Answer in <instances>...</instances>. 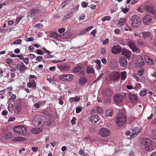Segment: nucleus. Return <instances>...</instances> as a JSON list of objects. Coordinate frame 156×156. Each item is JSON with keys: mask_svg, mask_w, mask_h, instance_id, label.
<instances>
[{"mask_svg": "<svg viewBox=\"0 0 156 156\" xmlns=\"http://www.w3.org/2000/svg\"><path fill=\"white\" fill-rule=\"evenodd\" d=\"M116 122L119 126L123 125L126 122V119L125 114L121 111L119 112V114L116 118Z\"/></svg>", "mask_w": 156, "mask_h": 156, "instance_id": "f257e3e1", "label": "nucleus"}, {"mask_svg": "<svg viewBox=\"0 0 156 156\" xmlns=\"http://www.w3.org/2000/svg\"><path fill=\"white\" fill-rule=\"evenodd\" d=\"M27 128L23 126L18 125L15 127L14 131L16 135H21L24 136L26 133Z\"/></svg>", "mask_w": 156, "mask_h": 156, "instance_id": "f03ea898", "label": "nucleus"}, {"mask_svg": "<svg viewBox=\"0 0 156 156\" xmlns=\"http://www.w3.org/2000/svg\"><path fill=\"white\" fill-rule=\"evenodd\" d=\"M142 142L144 145L145 146L144 149L146 151L148 152L151 151L154 148L149 139L147 138H144Z\"/></svg>", "mask_w": 156, "mask_h": 156, "instance_id": "7ed1b4c3", "label": "nucleus"}, {"mask_svg": "<svg viewBox=\"0 0 156 156\" xmlns=\"http://www.w3.org/2000/svg\"><path fill=\"white\" fill-rule=\"evenodd\" d=\"M131 26L133 27H136L141 22V18L138 16L134 15L131 17Z\"/></svg>", "mask_w": 156, "mask_h": 156, "instance_id": "20e7f679", "label": "nucleus"}, {"mask_svg": "<svg viewBox=\"0 0 156 156\" xmlns=\"http://www.w3.org/2000/svg\"><path fill=\"white\" fill-rule=\"evenodd\" d=\"M143 22L146 25H150L153 21L152 16L151 15L146 14L143 18Z\"/></svg>", "mask_w": 156, "mask_h": 156, "instance_id": "39448f33", "label": "nucleus"}, {"mask_svg": "<svg viewBox=\"0 0 156 156\" xmlns=\"http://www.w3.org/2000/svg\"><path fill=\"white\" fill-rule=\"evenodd\" d=\"M41 123V120L40 115H37L33 118L32 120V123L35 126H38Z\"/></svg>", "mask_w": 156, "mask_h": 156, "instance_id": "423d86ee", "label": "nucleus"}, {"mask_svg": "<svg viewBox=\"0 0 156 156\" xmlns=\"http://www.w3.org/2000/svg\"><path fill=\"white\" fill-rule=\"evenodd\" d=\"M58 68L62 72H66L69 71L71 69L70 65L68 64H62L58 66Z\"/></svg>", "mask_w": 156, "mask_h": 156, "instance_id": "0eeeda50", "label": "nucleus"}, {"mask_svg": "<svg viewBox=\"0 0 156 156\" xmlns=\"http://www.w3.org/2000/svg\"><path fill=\"white\" fill-rule=\"evenodd\" d=\"M110 133L109 129L106 128H102L99 131V133L103 137H107L108 136Z\"/></svg>", "mask_w": 156, "mask_h": 156, "instance_id": "6e6552de", "label": "nucleus"}, {"mask_svg": "<svg viewBox=\"0 0 156 156\" xmlns=\"http://www.w3.org/2000/svg\"><path fill=\"white\" fill-rule=\"evenodd\" d=\"M128 45L133 52H136L138 51V49L136 46L135 42L133 40H129L128 42Z\"/></svg>", "mask_w": 156, "mask_h": 156, "instance_id": "1a4fd4ad", "label": "nucleus"}, {"mask_svg": "<svg viewBox=\"0 0 156 156\" xmlns=\"http://www.w3.org/2000/svg\"><path fill=\"white\" fill-rule=\"evenodd\" d=\"M120 77V74L119 73L115 72L112 75L111 78L114 81H118Z\"/></svg>", "mask_w": 156, "mask_h": 156, "instance_id": "9d476101", "label": "nucleus"}, {"mask_svg": "<svg viewBox=\"0 0 156 156\" xmlns=\"http://www.w3.org/2000/svg\"><path fill=\"white\" fill-rule=\"evenodd\" d=\"M121 51V47L119 45L115 46L112 50V52L115 54H119Z\"/></svg>", "mask_w": 156, "mask_h": 156, "instance_id": "9b49d317", "label": "nucleus"}, {"mask_svg": "<svg viewBox=\"0 0 156 156\" xmlns=\"http://www.w3.org/2000/svg\"><path fill=\"white\" fill-rule=\"evenodd\" d=\"M100 119L97 115H93L89 118V120L93 123H96Z\"/></svg>", "mask_w": 156, "mask_h": 156, "instance_id": "f8f14e48", "label": "nucleus"}, {"mask_svg": "<svg viewBox=\"0 0 156 156\" xmlns=\"http://www.w3.org/2000/svg\"><path fill=\"white\" fill-rule=\"evenodd\" d=\"M142 130V129H138L137 128H133L132 132V134L131 135V138H134Z\"/></svg>", "mask_w": 156, "mask_h": 156, "instance_id": "ddd939ff", "label": "nucleus"}, {"mask_svg": "<svg viewBox=\"0 0 156 156\" xmlns=\"http://www.w3.org/2000/svg\"><path fill=\"white\" fill-rule=\"evenodd\" d=\"M27 86L29 88L35 89L36 87V84L35 80L29 79V82L27 84Z\"/></svg>", "mask_w": 156, "mask_h": 156, "instance_id": "4468645a", "label": "nucleus"}, {"mask_svg": "<svg viewBox=\"0 0 156 156\" xmlns=\"http://www.w3.org/2000/svg\"><path fill=\"white\" fill-rule=\"evenodd\" d=\"M122 54L125 56L127 58H130L131 55V52L126 49H125L122 50Z\"/></svg>", "mask_w": 156, "mask_h": 156, "instance_id": "2eb2a0df", "label": "nucleus"}, {"mask_svg": "<svg viewBox=\"0 0 156 156\" xmlns=\"http://www.w3.org/2000/svg\"><path fill=\"white\" fill-rule=\"evenodd\" d=\"M103 109L102 108L100 107H95L91 111L92 113H103Z\"/></svg>", "mask_w": 156, "mask_h": 156, "instance_id": "dca6fc26", "label": "nucleus"}, {"mask_svg": "<svg viewBox=\"0 0 156 156\" xmlns=\"http://www.w3.org/2000/svg\"><path fill=\"white\" fill-rule=\"evenodd\" d=\"M120 65L123 67H125L127 65V61L125 57H122L119 61Z\"/></svg>", "mask_w": 156, "mask_h": 156, "instance_id": "f3484780", "label": "nucleus"}, {"mask_svg": "<svg viewBox=\"0 0 156 156\" xmlns=\"http://www.w3.org/2000/svg\"><path fill=\"white\" fill-rule=\"evenodd\" d=\"M19 70L20 72L21 73H24L25 70L27 69V68L26 66L24 64L23 62H21L19 65Z\"/></svg>", "mask_w": 156, "mask_h": 156, "instance_id": "a211bd4d", "label": "nucleus"}, {"mask_svg": "<svg viewBox=\"0 0 156 156\" xmlns=\"http://www.w3.org/2000/svg\"><path fill=\"white\" fill-rule=\"evenodd\" d=\"M103 93L105 97H109L112 94V92L110 88H107L104 90Z\"/></svg>", "mask_w": 156, "mask_h": 156, "instance_id": "6ab92c4d", "label": "nucleus"}, {"mask_svg": "<svg viewBox=\"0 0 156 156\" xmlns=\"http://www.w3.org/2000/svg\"><path fill=\"white\" fill-rule=\"evenodd\" d=\"M42 129L41 128H32L30 130L31 133L34 134H37L41 132Z\"/></svg>", "mask_w": 156, "mask_h": 156, "instance_id": "aec40b11", "label": "nucleus"}, {"mask_svg": "<svg viewBox=\"0 0 156 156\" xmlns=\"http://www.w3.org/2000/svg\"><path fill=\"white\" fill-rule=\"evenodd\" d=\"M83 68L82 66L78 64L74 68L73 71L75 73H78L80 71L82 72L83 71Z\"/></svg>", "mask_w": 156, "mask_h": 156, "instance_id": "412c9836", "label": "nucleus"}, {"mask_svg": "<svg viewBox=\"0 0 156 156\" xmlns=\"http://www.w3.org/2000/svg\"><path fill=\"white\" fill-rule=\"evenodd\" d=\"M145 8L147 10L152 14H154L155 13L154 8L151 5L147 6H146Z\"/></svg>", "mask_w": 156, "mask_h": 156, "instance_id": "4be33fe9", "label": "nucleus"}, {"mask_svg": "<svg viewBox=\"0 0 156 156\" xmlns=\"http://www.w3.org/2000/svg\"><path fill=\"white\" fill-rule=\"evenodd\" d=\"M38 11L36 9H33L30 11L28 13V15L29 16H34L35 15Z\"/></svg>", "mask_w": 156, "mask_h": 156, "instance_id": "5701e85b", "label": "nucleus"}, {"mask_svg": "<svg viewBox=\"0 0 156 156\" xmlns=\"http://www.w3.org/2000/svg\"><path fill=\"white\" fill-rule=\"evenodd\" d=\"M113 109L112 108L108 109L106 112V116L107 117H111L113 115Z\"/></svg>", "mask_w": 156, "mask_h": 156, "instance_id": "b1692460", "label": "nucleus"}, {"mask_svg": "<svg viewBox=\"0 0 156 156\" xmlns=\"http://www.w3.org/2000/svg\"><path fill=\"white\" fill-rule=\"evenodd\" d=\"M21 104L20 102H18L16 105V108L15 110L16 112H17L18 113L20 112L21 109Z\"/></svg>", "mask_w": 156, "mask_h": 156, "instance_id": "393cba45", "label": "nucleus"}, {"mask_svg": "<svg viewBox=\"0 0 156 156\" xmlns=\"http://www.w3.org/2000/svg\"><path fill=\"white\" fill-rule=\"evenodd\" d=\"M126 22V20L125 19L120 18L118 20V25L121 26L124 25Z\"/></svg>", "mask_w": 156, "mask_h": 156, "instance_id": "a878e982", "label": "nucleus"}, {"mask_svg": "<svg viewBox=\"0 0 156 156\" xmlns=\"http://www.w3.org/2000/svg\"><path fill=\"white\" fill-rule=\"evenodd\" d=\"M87 80L85 77H81L79 80V83L80 85H84L87 82Z\"/></svg>", "mask_w": 156, "mask_h": 156, "instance_id": "bb28decb", "label": "nucleus"}, {"mask_svg": "<svg viewBox=\"0 0 156 156\" xmlns=\"http://www.w3.org/2000/svg\"><path fill=\"white\" fill-rule=\"evenodd\" d=\"M73 78V76L71 74H66V81H70L72 80Z\"/></svg>", "mask_w": 156, "mask_h": 156, "instance_id": "cd10ccee", "label": "nucleus"}, {"mask_svg": "<svg viewBox=\"0 0 156 156\" xmlns=\"http://www.w3.org/2000/svg\"><path fill=\"white\" fill-rule=\"evenodd\" d=\"M86 71L87 73L89 74H92L94 72V69L89 66L87 67Z\"/></svg>", "mask_w": 156, "mask_h": 156, "instance_id": "c85d7f7f", "label": "nucleus"}, {"mask_svg": "<svg viewBox=\"0 0 156 156\" xmlns=\"http://www.w3.org/2000/svg\"><path fill=\"white\" fill-rule=\"evenodd\" d=\"M121 79L122 80H124L126 78L127 73L125 71L121 73Z\"/></svg>", "mask_w": 156, "mask_h": 156, "instance_id": "c756f323", "label": "nucleus"}, {"mask_svg": "<svg viewBox=\"0 0 156 156\" xmlns=\"http://www.w3.org/2000/svg\"><path fill=\"white\" fill-rule=\"evenodd\" d=\"M114 102L116 104L121 103L122 102V98H113Z\"/></svg>", "mask_w": 156, "mask_h": 156, "instance_id": "7c9ffc66", "label": "nucleus"}, {"mask_svg": "<svg viewBox=\"0 0 156 156\" xmlns=\"http://www.w3.org/2000/svg\"><path fill=\"white\" fill-rule=\"evenodd\" d=\"M50 35L51 37H52L54 39H57L58 37V34L55 32H53L51 33Z\"/></svg>", "mask_w": 156, "mask_h": 156, "instance_id": "2f4dec72", "label": "nucleus"}, {"mask_svg": "<svg viewBox=\"0 0 156 156\" xmlns=\"http://www.w3.org/2000/svg\"><path fill=\"white\" fill-rule=\"evenodd\" d=\"M13 136L11 133H9L4 136L3 137L5 139H9L12 137Z\"/></svg>", "mask_w": 156, "mask_h": 156, "instance_id": "473e14b6", "label": "nucleus"}, {"mask_svg": "<svg viewBox=\"0 0 156 156\" xmlns=\"http://www.w3.org/2000/svg\"><path fill=\"white\" fill-rule=\"evenodd\" d=\"M143 37L144 39H147L151 37V34L149 32H144L143 33Z\"/></svg>", "mask_w": 156, "mask_h": 156, "instance_id": "72a5a7b5", "label": "nucleus"}, {"mask_svg": "<svg viewBox=\"0 0 156 156\" xmlns=\"http://www.w3.org/2000/svg\"><path fill=\"white\" fill-rule=\"evenodd\" d=\"M144 69L143 68H139L138 71V75L140 76H142L144 74Z\"/></svg>", "mask_w": 156, "mask_h": 156, "instance_id": "f704fd0d", "label": "nucleus"}, {"mask_svg": "<svg viewBox=\"0 0 156 156\" xmlns=\"http://www.w3.org/2000/svg\"><path fill=\"white\" fill-rule=\"evenodd\" d=\"M145 61L149 65H153L154 64V61L150 58L148 59H147Z\"/></svg>", "mask_w": 156, "mask_h": 156, "instance_id": "c9c22d12", "label": "nucleus"}, {"mask_svg": "<svg viewBox=\"0 0 156 156\" xmlns=\"http://www.w3.org/2000/svg\"><path fill=\"white\" fill-rule=\"evenodd\" d=\"M73 15V13L72 12H70L64 17V19L66 20L69 19Z\"/></svg>", "mask_w": 156, "mask_h": 156, "instance_id": "e433bc0d", "label": "nucleus"}, {"mask_svg": "<svg viewBox=\"0 0 156 156\" xmlns=\"http://www.w3.org/2000/svg\"><path fill=\"white\" fill-rule=\"evenodd\" d=\"M151 137L153 139L156 140V129L153 130Z\"/></svg>", "mask_w": 156, "mask_h": 156, "instance_id": "4c0bfd02", "label": "nucleus"}, {"mask_svg": "<svg viewBox=\"0 0 156 156\" xmlns=\"http://www.w3.org/2000/svg\"><path fill=\"white\" fill-rule=\"evenodd\" d=\"M104 75L103 73H100L98 77H97V78L96 80H95L94 82V83H96L98 82L102 78V76Z\"/></svg>", "mask_w": 156, "mask_h": 156, "instance_id": "58836bf2", "label": "nucleus"}, {"mask_svg": "<svg viewBox=\"0 0 156 156\" xmlns=\"http://www.w3.org/2000/svg\"><path fill=\"white\" fill-rule=\"evenodd\" d=\"M43 103V102H41V101H39L38 103H36L34 105V106L36 108H39L41 106L44 104Z\"/></svg>", "mask_w": 156, "mask_h": 156, "instance_id": "ea45409f", "label": "nucleus"}, {"mask_svg": "<svg viewBox=\"0 0 156 156\" xmlns=\"http://www.w3.org/2000/svg\"><path fill=\"white\" fill-rule=\"evenodd\" d=\"M59 78L61 80L66 81V74H63L59 76Z\"/></svg>", "mask_w": 156, "mask_h": 156, "instance_id": "a19ab883", "label": "nucleus"}, {"mask_svg": "<svg viewBox=\"0 0 156 156\" xmlns=\"http://www.w3.org/2000/svg\"><path fill=\"white\" fill-rule=\"evenodd\" d=\"M80 98H69V101L71 102H74L79 101Z\"/></svg>", "mask_w": 156, "mask_h": 156, "instance_id": "79ce46f5", "label": "nucleus"}, {"mask_svg": "<svg viewBox=\"0 0 156 156\" xmlns=\"http://www.w3.org/2000/svg\"><path fill=\"white\" fill-rule=\"evenodd\" d=\"M22 40L20 39L16 40L13 42V44H20L21 43Z\"/></svg>", "mask_w": 156, "mask_h": 156, "instance_id": "37998d69", "label": "nucleus"}, {"mask_svg": "<svg viewBox=\"0 0 156 156\" xmlns=\"http://www.w3.org/2000/svg\"><path fill=\"white\" fill-rule=\"evenodd\" d=\"M111 19L110 16H105L102 19V20L103 21H105L106 20L109 21Z\"/></svg>", "mask_w": 156, "mask_h": 156, "instance_id": "c03bdc74", "label": "nucleus"}, {"mask_svg": "<svg viewBox=\"0 0 156 156\" xmlns=\"http://www.w3.org/2000/svg\"><path fill=\"white\" fill-rule=\"evenodd\" d=\"M138 45L139 46L143 48H144L145 46L144 44L140 41L138 42Z\"/></svg>", "mask_w": 156, "mask_h": 156, "instance_id": "a18cd8bd", "label": "nucleus"}, {"mask_svg": "<svg viewBox=\"0 0 156 156\" xmlns=\"http://www.w3.org/2000/svg\"><path fill=\"white\" fill-rule=\"evenodd\" d=\"M43 60V57L42 56H38L36 58V60L37 62H40Z\"/></svg>", "mask_w": 156, "mask_h": 156, "instance_id": "49530a36", "label": "nucleus"}, {"mask_svg": "<svg viewBox=\"0 0 156 156\" xmlns=\"http://www.w3.org/2000/svg\"><path fill=\"white\" fill-rule=\"evenodd\" d=\"M37 53L38 55H42L44 54V51L38 49L36 52Z\"/></svg>", "mask_w": 156, "mask_h": 156, "instance_id": "de8ad7c7", "label": "nucleus"}, {"mask_svg": "<svg viewBox=\"0 0 156 156\" xmlns=\"http://www.w3.org/2000/svg\"><path fill=\"white\" fill-rule=\"evenodd\" d=\"M22 18V17H17L15 21V25L17 24L20 21V20Z\"/></svg>", "mask_w": 156, "mask_h": 156, "instance_id": "09e8293b", "label": "nucleus"}, {"mask_svg": "<svg viewBox=\"0 0 156 156\" xmlns=\"http://www.w3.org/2000/svg\"><path fill=\"white\" fill-rule=\"evenodd\" d=\"M63 36L66 38H69L70 37V35L68 32H66L64 34Z\"/></svg>", "mask_w": 156, "mask_h": 156, "instance_id": "8fccbe9b", "label": "nucleus"}, {"mask_svg": "<svg viewBox=\"0 0 156 156\" xmlns=\"http://www.w3.org/2000/svg\"><path fill=\"white\" fill-rule=\"evenodd\" d=\"M82 111V108L80 107H77L76 108V112L77 113H80Z\"/></svg>", "mask_w": 156, "mask_h": 156, "instance_id": "3c124183", "label": "nucleus"}, {"mask_svg": "<svg viewBox=\"0 0 156 156\" xmlns=\"http://www.w3.org/2000/svg\"><path fill=\"white\" fill-rule=\"evenodd\" d=\"M147 91V90L141 91L140 93V95L142 97L144 96L146 94Z\"/></svg>", "mask_w": 156, "mask_h": 156, "instance_id": "603ef678", "label": "nucleus"}, {"mask_svg": "<svg viewBox=\"0 0 156 156\" xmlns=\"http://www.w3.org/2000/svg\"><path fill=\"white\" fill-rule=\"evenodd\" d=\"M6 62L7 64L9 65L12 64L13 63V61L10 58L7 59L6 60Z\"/></svg>", "mask_w": 156, "mask_h": 156, "instance_id": "864d4df0", "label": "nucleus"}, {"mask_svg": "<svg viewBox=\"0 0 156 156\" xmlns=\"http://www.w3.org/2000/svg\"><path fill=\"white\" fill-rule=\"evenodd\" d=\"M8 110L10 112L12 111L13 108L12 107V105L11 104H9L8 105Z\"/></svg>", "mask_w": 156, "mask_h": 156, "instance_id": "5fc2aeb1", "label": "nucleus"}, {"mask_svg": "<svg viewBox=\"0 0 156 156\" xmlns=\"http://www.w3.org/2000/svg\"><path fill=\"white\" fill-rule=\"evenodd\" d=\"M148 94L150 95L149 96V98H151V97H155L156 96V95H155L151 91H149Z\"/></svg>", "mask_w": 156, "mask_h": 156, "instance_id": "6e6d98bb", "label": "nucleus"}, {"mask_svg": "<svg viewBox=\"0 0 156 156\" xmlns=\"http://www.w3.org/2000/svg\"><path fill=\"white\" fill-rule=\"evenodd\" d=\"M109 41V39L106 38L105 41H102V44L103 45H106L108 43Z\"/></svg>", "mask_w": 156, "mask_h": 156, "instance_id": "4d7b16f0", "label": "nucleus"}, {"mask_svg": "<svg viewBox=\"0 0 156 156\" xmlns=\"http://www.w3.org/2000/svg\"><path fill=\"white\" fill-rule=\"evenodd\" d=\"M129 9L127 8H122V11L125 13H126L129 11Z\"/></svg>", "mask_w": 156, "mask_h": 156, "instance_id": "13d9d810", "label": "nucleus"}, {"mask_svg": "<svg viewBox=\"0 0 156 156\" xmlns=\"http://www.w3.org/2000/svg\"><path fill=\"white\" fill-rule=\"evenodd\" d=\"M65 29L64 28H62L59 29L58 30V31L59 33L62 34L63 32H64L65 31Z\"/></svg>", "mask_w": 156, "mask_h": 156, "instance_id": "bf43d9fd", "label": "nucleus"}, {"mask_svg": "<svg viewBox=\"0 0 156 156\" xmlns=\"http://www.w3.org/2000/svg\"><path fill=\"white\" fill-rule=\"evenodd\" d=\"M88 5V3L85 2H83L81 4V6L83 8H85Z\"/></svg>", "mask_w": 156, "mask_h": 156, "instance_id": "052dcab7", "label": "nucleus"}, {"mask_svg": "<svg viewBox=\"0 0 156 156\" xmlns=\"http://www.w3.org/2000/svg\"><path fill=\"white\" fill-rule=\"evenodd\" d=\"M29 79L36 80V77L34 75H30L29 77Z\"/></svg>", "mask_w": 156, "mask_h": 156, "instance_id": "680f3d73", "label": "nucleus"}, {"mask_svg": "<svg viewBox=\"0 0 156 156\" xmlns=\"http://www.w3.org/2000/svg\"><path fill=\"white\" fill-rule=\"evenodd\" d=\"M130 101L133 103L135 102L137 100V98H129Z\"/></svg>", "mask_w": 156, "mask_h": 156, "instance_id": "e2e57ef3", "label": "nucleus"}, {"mask_svg": "<svg viewBox=\"0 0 156 156\" xmlns=\"http://www.w3.org/2000/svg\"><path fill=\"white\" fill-rule=\"evenodd\" d=\"M101 61L104 65H106L107 64V61L105 58H102L101 60Z\"/></svg>", "mask_w": 156, "mask_h": 156, "instance_id": "0e129e2a", "label": "nucleus"}, {"mask_svg": "<svg viewBox=\"0 0 156 156\" xmlns=\"http://www.w3.org/2000/svg\"><path fill=\"white\" fill-rule=\"evenodd\" d=\"M23 61L26 65H28L29 64V60L28 58H25L23 59Z\"/></svg>", "mask_w": 156, "mask_h": 156, "instance_id": "69168bd1", "label": "nucleus"}, {"mask_svg": "<svg viewBox=\"0 0 156 156\" xmlns=\"http://www.w3.org/2000/svg\"><path fill=\"white\" fill-rule=\"evenodd\" d=\"M29 56L31 59H33L34 58L36 57L35 55L32 54H30L29 55Z\"/></svg>", "mask_w": 156, "mask_h": 156, "instance_id": "338daca9", "label": "nucleus"}, {"mask_svg": "<svg viewBox=\"0 0 156 156\" xmlns=\"http://www.w3.org/2000/svg\"><path fill=\"white\" fill-rule=\"evenodd\" d=\"M36 27L38 28H41L43 27V25L42 24L39 23L36 25Z\"/></svg>", "mask_w": 156, "mask_h": 156, "instance_id": "774afa93", "label": "nucleus"}]
</instances>
